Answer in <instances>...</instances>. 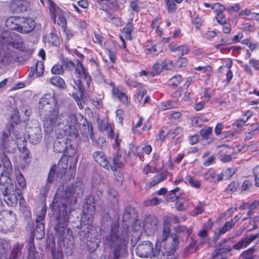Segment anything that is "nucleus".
I'll list each match as a JSON object with an SVG mask.
<instances>
[{
	"instance_id": "f257e3e1",
	"label": "nucleus",
	"mask_w": 259,
	"mask_h": 259,
	"mask_svg": "<svg viewBox=\"0 0 259 259\" xmlns=\"http://www.w3.org/2000/svg\"><path fill=\"white\" fill-rule=\"evenodd\" d=\"M65 123L56 126L57 140L54 142V150L57 153L63 152V155L74 157L77 151V138L78 131L92 139V130L86 124V120L80 114H72L65 119Z\"/></svg>"
},
{
	"instance_id": "f03ea898",
	"label": "nucleus",
	"mask_w": 259,
	"mask_h": 259,
	"mask_svg": "<svg viewBox=\"0 0 259 259\" xmlns=\"http://www.w3.org/2000/svg\"><path fill=\"white\" fill-rule=\"evenodd\" d=\"M83 194V187L78 183L70 187L64 189V186L61 185L57 189L51 207L54 212H62V217H58L55 229L60 240H64L67 236H72V232L67 228L69 216L67 213L68 207L74 203L77 196Z\"/></svg>"
},
{
	"instance_id": "7ed1b4c3",
	"label": "nucleus",
	"mask_w": 259,
	"mask_h": 259,
	"mask_svg": "<svg viewBox=\"0 0 259 259\" xmlns=\"http://www.w3.org/2000/svg\"><path fill=\"white\" fill-rule=\"evenodd\" d=\"M4 172L0 177V190H4V200L8 206H15L20 199V203L23 200L21 190L26 186V181L22 174L15 171V185L12 183L9 174L12 171V165L9 159L5 155L2 157Z\"/></svg>"
},
{
	"instance_id": "20e7f679",
	"label": "nucleus",
	"mask_w": 259,
	"mask_h": 259,
	"mask_svg": "<svg viewBox=\"0 0 259 259\" xmlns=\"http://www.w3.org/2000/svg\"><path fill=\"white\" fill-rule=\"evenodd\" d=\"M38 110L47 134L52 133L56 126L65 123V119L70 115L65 113L59 114V107L54 94H46L40 99Z\"/></svg>"
},
{
	"instance_id": "39448f33",
	"label": "nucleus",
	"mask_w": 259,
	"mask_h": 259,
	"mask_svg": "<svg viewBox=\"0 0 259 259\" xmlns=\"http://www.w3.org/2000/svg\"><path fill=\"white\" fill-rule=\"evenodd\" d=\"M38 110L47 134L52 133L56 126L65 123V119L70 115L65 113L59 114V107L54 94H46L40 99Z\"/></svg>"
},
{
	"instance_id": "423d86ee",
	"label": "nucleus",
	"mask_w": 259,
	"mask_h": 259,
	"mask_svg": "<svg viewBox=\"0 0 259 259\" xmlns=\"http://www.w3.org/2000/svg\"><path fill=\"white\" fill-rule=\"evenodd\" d=\"M12 132L16 138V142L9 139V135L11 136L10 130L4 131L0 138V148L4 153H13L17 146L23 154L24 162L21 163L20 167L23 168L30 162L29 151L26 148V138L19 130L12 129Z\"/></svg>"
},
{
	"instance_id": "0eeeda50",
	"label": "nucleus",
	"mask_w": 259,
	"mask_h": 259,
	"mask_svg": "<svg viewBox=\"0 0 259 259\" xmlns=\"http://www.w3.org/2000/svg\"><path fill=\"white\" fill-rule=\"evenodd\" d=\"M23 51L25 46L20 35L10 31H4L0 27V62L5 63L9 61L10 55L6 51L9 47Z\"/></svg>"
},
{
	"instance_id": "6e6552de",
	"label": "nucleus",
	"mask_w": 259,
	"mask_h": 259,
	"mask_svg": "<svg viewBox=\"0 0 259 259\" xmlns=\"http://www.w3.org/2000/svg\"><path fill=\"white\" fill-rule=\"evenodd\" d=\"M75 75L77 79L71 80L70 84L77 92L72 93V96L76 101L78 107L80 109H82L81 100H82L83 91L85 88L89 87L91 78L80 62H79L76 67Z\"/></svg>"
},
{
	"instance_id": "1a4fd4ad",
	"label": "nucleus",
	"mask_w": 259,
	"mask_h": 259,
	"mask_svg": "<svg viewBox=\"0 0 259 259\" xmlns=\"http://www.w3.org/2000/svg\"><path fill=\"white\" fill-rule=\"evenodd\" d=\"M118 227L117 224L111 226L110 233L106 238L111 247L113 249V259L125 256L127 253L128 237L123 234H119Z\"/></svg>"
},
{
	"instance_id": "9d476101",
	"label": "nucleus",
	"mask_w": 259,
	"mask_h": 259,
	"mask_svg": "<svg viewBox=\"0 0 259 259\" xmlns=\"http://www.w3.org/2000/svg\"><path fill=\"white\" fill-rule=\"evenodd\" d=\"M95 212L94 198L92 195L88 196L83 206V215L80 221L81 229L85 234H90L94 230L92 223Z\"/></svg>"
},
{
	"instance_id": "9b49d317",
	"label": "nucleus",
	"mask_w": 259,
	"mask_h": 259,
	"mask_svg": "<svg viewBox=\"0 0 259 259\" xmlns=\"http://www.w3.org/2000/svg\"><path fill=\"white\" fill-rule=\"evenodd\" d=\"M69 156L63 155V156L60 159L58 162L57 168L58 171L57 172V177L58 178L62 177L66 173V170L67 168L68 158ZM57 169L56 165H53L50 169L47 182L46 186L42 188L44 193H47L50 188V184L53 182L54 178L55 176V171Z\"/></svg>"
},
{
	"instance_id": "f8f14e48",
	"label": "nucleus",
	"mask_w": 259,
	"mask_h": 259,
	"mask_svg": "<svg viewBox=\"0 0 259 259\" xmlns=\"http://www.w3.org/2000/svg\"><path fill=\"white\" fill-rule=\"evenodd\" d=\"M175 230L177 234L172 235V242L171 245L169 247H166L165 253L167 255H169L173 253L177 249L179 244V236L178 234H183L184 237L187 239L188 236L191 234L192 230L191 229H188L186 227L183 226H178L175 229Z\"/></svg>"
},
{
	"instance_id": "ddd939ff",
	"label": "nucleus",
	"mask_w": 259,
	"mask_h": 259,
	"mask_svg": "<svg viewBox=\"0 0 259 259\" xmlns=\"http://www.w3.org/2000/svg\"><path fill=\"white\" fill-rule=\"evenodd\" d=\"M46 4L49 9L52 18L55 22L58 17L57 24L62 28L66 26V19L64 12L55 4L52 0H46Z\"/></svg>"
},
{
	"instance_id": "4468645a",
	"label": "nucleus",
	"mask_w": 259,
	"mask_h": 259,
	"mask_svg": "<svg viewBox=\"0 0 259 259\" xmlns=\"http://www.w3.org/2000/svg\"><path fill=\"white\" fill-rule=\"evenodd\" d=\"M29 122L27 123L26 128L28 133V139L31 144L36 145L39 143L42 138V132L40 128L36 126L32 128H28Z\"/></svg>"
},
{
	"instance_id": "2eb2a0df",
	"label": "nucleus",
	"mask_w": 259,
	"mask_h": 259,
	"mask_svg": "<svg viewBox=\"0 0 259 259\" xmlns=\"http://www.w3.org/2000/svg\"><path fill=\"white\" fill-rule=\"evenodd\" d=\"M154 248L151 242L149 241H144L139 244L136 248L137 254L141 257H147L153 253Z\"/></svg>"
},
{
	"instance_id": "dca6fc26",
	"label": "nucleus",
	"mask_w": 259,
	"mask_h": 259,
	"mask_svg": "<svg viewBox=\"0 0 259 259\" xmlns=\"http://www.w3.org/2000/svg\"><path fill=\"white\" fill-rule=\"evenodd\" d=\"M35 26V22L32 18L20 17L18 32L22 33L31 31Z\"/></svg>"
},
{
	"instance_id": "f3484780",
	"label": "nucleus",
	"mask_w": 259,
	"mask_h": 259,
	"mask_svg": "<svg viewBox=\"0 0 259 259\" xmlns=\"http://www.w3.org/2000/svg\"><path fill=\"white\" fill-rule=\"evenodd\" d=\"M158 221L155 217H147L144 223L143 229L148 235H150L154 233Z\"/></svg>"
},
{
	"instance_id": "a211bd4d",
	"label": "nucleus",
	"mask_w": 259,
	"mask_h": 259,
	"mask_svg": "<svg viewBox=\"0 0 259 259\" xmlns=\"http://www.w3.org/2000/svg\"><path fill=\"white\" fill-rule=\"evenodd\" d=\"M29 6V0H13L11 4V9L14 12L19 13L26 11Z\"/></svg>"
},
{
	"instance_id": "6ab92c4d",
	"label": "nucleus",
	"mask_w": 259,
	"mask_h": 259,
	"mask_svg": "<svg viewBox=\"0 0 259 259\" xmlns=\"http://www.w3.org/2000/svg\"><path fill=\"white\" fill-rule=\"evenodd\" d=\"M95 160L103 167L107 170H110L111 165L107 160L104 153L102 151H96L93 154Z\"/></svg>"
},
{
	"instance_id": "aec40b11",
	"label": "nucleus",
	"mask_w": 259,
	"mask_h": 259,
	"mask_svg": "<svg viewBox=\"0 0 259 259\" xmlns=\"http://www.w3.org/2000/svg\"><path fill=\"white\" fill-rule=\"evenodd\" d=\"M98 126L100 130L105 133L110 138H114V131L112 126L107 119H104L100 123H98Z\"/></svg>"
},
{
	"instance_id": "412c9836",
	"label": "nucleus",
	"mask_w": 259,
	"mask_h": 259,
	"mask_svg": "<svg viewBox=\"0 0 259 259\" xmlns=\"http://www.w3.org/2000/svg\"><path fill=\"white\" fill-rule=\"evenodd\" d=\"M258 234L248 236L233 246V248L236 250H240L247 247L251 242L258 237Z\"/></svg>"
},
{
	"instance_id": "4be33fe9",
	"label": "nucleus",
	"mask_w": 259,
	"mask_h": 259,
	"mask_svg": "<svg viewBox=\"0 0 259 259\" xmlns=\"http://www.w3.org/2000/svg\"><path fill=\"white\" fill-rule=\"evenodd\" d=\"M110 85L112 87V95L114 97L117 98L122 103L127 104L128 103V100L127 95L125 93L122 92L118 88H116L113 82H111Z\"/></svg>"
},
{
	"instance_id": "5701e85b",
	"label": "nucleus",
	"mask_w": 259,
	"mask_h": 259,
	"mask_svg": "<svg viewBox=\"0 0 259 259\" xmlns=\"http://www.w3.org/2000/svg\"><path fill=\"white\" fill-rule=\"evenodd\" d=\"M162 50V47L160 44L149 43L147 44L144 49L146 54H151L153 56L157 55Z\"/></svg>"
},
{
	"instance_id": "b1692460",
	"label": "nucleus",
	"mask_w": 259,
	"mask_h": 259,
	"mask_svg": "<svg viewBox=\"0 0 259 259\" xmlns=\"http://www.w3.org/2000/svg\"><path fill=\"white\" fill-rule=\"evenodd\" d=\"M212 8L215 10H218V9L219 12L215 15V18L218 23L220 24H223L226 22V18H225L223 14L222 13V11L225 10V7L221 4L217 3L213 4Z\"/></svg>"
},
{
	"instance_id": "393cba45",
	"label": "nucleus",
	"mask_w": 259,
	"mask_h": 259,
	"mask_svg": "<svg viewBox=\"0 0 259 259\" xmlns=\"http://www.w3.org/2000/svg\"><path fill=\"white\" fill-rule=\"evenodd\" d=\"M109 164L111 165L110 169L116 171L123 166V159L121 155L117 153L114 155L112 164L109 163Z\"/></svg>"
},
{
	"instance_id": "a878e982",
	"label": "nucleus",
	"mask_w": 259,
	"mask_h": 259,
	"mask_svg": "<svg viewBox=\"0 0 259 259\" xmlns=\"http://www.w3.org/2000/svg\"><path fill=\"white\" fill-rule=\"evenodd\" d=\"M194 70L199 72L198 75H201L205 79H208L211 72V67L209 65L195 67Z\"/></svg>"
},
{
	"instance_id": "bb28decb",
	"label": "nucleus",
	"mask_w": 259,
	"mask_h": 259,
	"mask_svg": "<svg viewBox=\"0 0 259 259\" xmlns=\"http://www.w3.org/2000/svg\"><path fill=\"white\" fill-rule=\"evenodd\" d=\"M19 21L20 17H10L6 20V25L8 28L16 30L18 32Z\"/></svg>"
},
{
	"instance_id": "cd10ccee",
	"label": "nucleus",
	"mask_w": 259,
	"mask_h": 259,
	"mask_svg": "<svg viewBox=\"0 0 259 259\" xmlns=\"http://www.w3.org/2000/svg\"><path fill=\"white\" fill-rule=\"evenodd\" d=\"M168 221L169 220L167 219L166 221H164L162 235L156 241V242L158 241L159 242L160 248L161 247V242H164L166 240L170 234V229L169 225L166 224L168 223Z\"/></svg>"
},
{
	"instance_id": "c85d7f7f",
	"label": "nucleus",
	"mask_w": 259,
	"mask_h": 259,
	"mask_svg": "<svg viewBox=\"0 0 259 259\" xmlns=\"http://www.w3.org/2000/svg\"><path fill=\"white\" fill-rule=\"evenodd\" d=\"M33 236L37 239H41L45 236V225L44 223H36L35 229Z\"/></svg>"
},
{
	"instance_id": "c756f323",
	"label": "nucleus",
	"mask_w": 259,
	"mask_h": 259,
	"mask_svg": "<svg viewBox=\"0 0 259 259\" xmlns=\"http://www.w3.org/2000/svg\"><path fill=\"white\" fill-rule=\"evenodd\" d=\"M11 248L9 243L6 241L0 242V259H7L8 252Z\"/></svg>"
},
{
	"instance_id": "7c9ffc66",
	"label": "nucleus",
	"mask_w": 259,
	"mask_h": 259,
	"mask_svg": "<svg viewBox=\"0 0 259 259\" xmlns=\"http://www.w3.org/2000/svg\"><path fill=\"white\" fill-rule=\"evenodd\" d=\"M250 115V112L249 111H247L245 116H243L241 119H238L233 123V126L234 129L236 131L240 130Z\"/></svg>"
},
{
	"instance_id": "2f4dec72",
	"label": "nucleus",
	"mask_w": 259,
	"mask_h": 259,
	"mask_svg": "<svg viewBox=\"0 0 259 259\" xmlns=\"http://www.w3.org/2000/svg\"><path fill=\"white\" fill-rule=\"evenodd\" d=\"M167 176V172L163 171L154 176L149 182L150 187H153L164 180Z\"/></svg>"
},
{
	"instance_id": "473e14b6",
	"label": "nucleus",
	"mask_w": 259,
	"mask_h": 259,
	"mask_svg": "<svg viewBox=\"0 0 259 259\" xmlns=\"http://www.w3.org/2000/svg\"><path fill=\"white\" fill-rule=\"evenodd\" d=\"M43 40L45 42L48 41L54 46H57L59 43L58 35L54 32H51L48 36H44Z\"/></svg>"
},
{
	"instance_id": "72a5a7b5",
	"label": "nucleus",
	"mask_w": 259,
	"mask_h": 259,
	"mask_svg": "<svg viewBox=\"0 0 259 259\" xmlns=\"http://www.w3.org/2000/svg\"><path fill=\"white\" fill-rule=\"evenodd\" d=\"M175 205L179 211H183L190 206V202L188 200L180 199L176 202Z\"/></svg>"
},
{
	"instance_id": "f704fd0d",
	"label": "nucleus",
	"mask_w": 259,
	"mask_h": 259,
	"mask_svg": "<svg viewBox=\"0 0 259 259\" xmlns=\"http://www.w3.org/2000/svg\"><path fill=\"white\" fill-rule=\"evenodd\" d=\"M51 83L58 88L64 89L65 87L64 80L59 76H55L51 78Z\"/></svg>"
},
{
	"instance_id": "c9c22d12",
	"label": "nucleus",
	"mask_w": 259,
	"mask_h": 259,
	"mask_svg": "<svg viewBox=\"0 0 259 259\" xmlns=\"http://www.w3.org/2000/svg\"><path fill=\"white\" fill-rule=\"evenodd\" d=\"M159 242H156L154 250L151 255V259H162L161 257L163 255L164 253L160 249V245Z\"/></svg>"
},
{
	"instance_id": "e433bc0d",
	"label": "nucleus",
	"mask_w": 259,
	"mask_h": 259,
	"mask_svg": "<svg viewBox=\"0 0 259 259\" xmlns=\"http://www.w3.org/2000/svg\"><path fill=\"white\" fill-rule=\"evenodd\" d=\"M133 29V19L131 18L129 20L128 22L126 24L125 27L123 29V33L125 34V38L127 39H131V32Z\"/></svg>"
},
{
	"instance_id": "4c0bfd02",
	"label": "nucleus",
	"mask_w": 259,
	"mask_h": 259,
	"mask_svg": "<svg viewBox=\"0 0 259 259\" xmlns=\"http://www.w3.org/2000/svg\"><path fill=\"white\" fill-rule=\"evenodd\" d=\"M21 246L19 244H16L13 246L11 255L12 259H19L21 257Z\"/></svg>"
},
{
	"instance_id": "58836bf2",
	"label": "nucleus",
	"mask_w": 259,
	"mask_h": 259,
	"mask_svg": "<svg viewBox=\"0 0 259 259\" xmlns=\"http://www.w3.org/2000/svg\"><path fill=\"white\" fill-rule=\"evenodd\" d=\"M186 181L191 187L196 189H198L201 186V182L197 179H196L191 176H187Z\"/></svg>"
},
{
	"instance_id": "ea45409f",
	"label": "nucleus",
	"mask_w": 259,
	"mask_h": 259,
	"mask_svg": "<svg viewBox=\"0 0 259 259\" xmlns=\"http://www.w3.org/2000/svg\"><path fill=\"white\" fill-rule=\"evenodd\" d=\"M204 178L205 180L210 183H215L217 182L216 174L214 170L210 169L207 172L204 174Z\"/></svg>"
},
{
	"instance_id": "a19ab883",
	"label": "nucleus",
	"mask_w": 259,
	"mask_h": 259,
	"mask_svg": "<svg viewBox=\"0 0 259 259\" xmlns=\"http://www.w3.org/2000/svg\"><path fill=\"white\" fill-rule=\"evenodd\" d=\"M104 4H106L108 9L113 11H117L120 9V6L116 2H110V0H99Z\"/></svg>"
},
{
	"instance_id": "79ce46f5",
	"label": "nucleus",
	"mask_w": 259,
	"mask_h": 259,
	"mask_svg": "<svg viewBox=\"0 0 259 259\" xmlns=\"http://www.w3.org/2000/svg\"><path fill=\"white\" fill-rule=\"evenodd\" d=\"M235 222H236V221L233 222V220L227 222L225 224L224 226L220 230L219 234H225L226 232L230 230L232 228L234 227V226L235 224Z\"/></svg>"
},
{
	"instance_id": "37998d69",
	"label": "nucleus",
	"mask_w": 259,
	"mask_h": 259,
	"mask_svg": "<svg viewBox=\"0 0 259 259\" xmlns=\"http://www.w3.org/2000/svg\"><path fill=\"white\" fill-rule=\"evenodd\" d=\"M177 106L178 103L176 101H167L161 103V108L163 110L176 108Z\"/></svg>"
},
{
	"instance_id": "c03bdc74",
	"label": "nucleus",
	"mask_w": 259,
	"mask_h": 259,
	"mask_svg": "<svg viewBox=\"0 0 259 259\" xmlns=\"http://www.w3.org/2000/svg\"><path fill=\"white\" fill-rule=\"evenodd\" d=\"M153 167L159 168V171L163 168V162L161 158L159 156L155 155L152 160V164Z\"/></svg>"
},
{
	"instance_id": "a18cd8bd",
	"label": "nucleus",
	"mask_w": 259,
	"mask_h": 259,
	"mask_svg": "<svg viewBox=\"0 0 259 259\" xmlns=\"http://www.w3.org/2000/svg\"><path fill=\"white\" fill-rule=\"evenodd\" d=\"M100 243V239L98 238H95L94 241L90 240L87 243L88 249L90 252H93L99 247Z\"/></svg>"
},
{
	"instance_id": "49530a36",
	"label": "nucleus",
	"mask_w": 259,
	"mask_h": 259,
	"mask_svg": "<svg viewBox=\"0 0 259 259\" xmlns=\"http://www.w3.org/2000/svg\"><path fill=\"white\" fill-rule=\"evenodd\" d=\"M47 213V207L44 206L41 210L38 212L37 214V218L35 221L36 223H43L42 221L44 220L46 214Z\"/></svg>"
},
{
	"instance_id": "de8ad7c7",
	"label": "nucleus",
	"mask_w": 259,
	"mask_h": 259,
	"mask_svg": "<svg viewBox=\"0 0 259 259\" xmlns=\"http://www.w3.org/2000/svg\"><path fill=\"white\" fill-rule=\"evenodd\" d=\"M158 171H159V168L153 167V165L150 164H147L143 168V172L146 175H148L150 173L157 172Z\"/></svg>"
},
{
	"instance_id": "09e8293b",
	"label": "nucleus",
	"mask_w": 259,
	"mask_h": 259,
	"mask_svg": "<svg viewBox=\"0 0 259 259\" xmlns=\"http://www.w3.org/2000/svg\"><path fill=\"white\" fill-rule=\"evenodd\" d=\"M107 50L110 61L112 63H114L116 61V48L115 45L113 44L110 48H107Z\"/></svg>"
},
{
	"instance_id": "8fccbe9b",
	"label": "nucleus",
	"mask_w": 259,
	"mask_h": 259,
	"mask_svg": "<svg viewBox=\"0 0 259 259\" xmlns=\"http://www.w3.org/2000/svg\"><path fill=\"white\" fill-rule=\"evenodd\" d=\"M161 65L160 63H155L152 68L151 71L149 73L153 76L159 74L160 72L163 71Z\"/></svg>"
},
{
	"instance_id": "3c124183",
	"label": "nucleus",
	"mask_w": 259,
	"mask_h": 259,
	"mask_svg": "<svg viewBox=\"0 0 259 259\" xmlns=\"http://www.w3.org/2000/svg\"><path fill=\"white\" fill-rule=\"evenodd\" d=\"M210 99L209 95L206 93L204 95V99L202 101L196 103L195 105V109L197 111L201 110L204 107V105L205 103L208 101Z\"/></svg>"
},
{
	"instance_id": "603ef678",
	"label": "nucleus",
	"mask_w": 259,
	"mask_h": 259,
	"mask_svg": "<svg viewBox=\"0 0 259 259\" xmlns=\"http://www.w3.org/2000/svg\"><path fill=\"white\" fill-rule=\"evenodd\" d=\"M225 251L223 249L215 250L212 255V259H223L226 257Z\"/></svg>"
},
{
	"instance_id": "864d4df0",
	"label": "nucleus",
	"mask_w": 259,
	"mask_h": 259,
	"mask_svg": "<svg viewBox=\"0 0 259 259\" xmlns=\"http://www.w3.org/2000/svg\"><path fill=\"white\" fill-rule=\"evenodd\" d=\"M146 93L147 91L145 89L143 88L139 89L135 95V100L137 101L138 102H140L146 95Z\"/></svg>"
},
{
	"instance_id": "5fc2aeb1",
	"label": "nucleus",
	"mask_w": 259,
	"mask_h": 259,
	"mask_svg": "<svg viewBox=\"0 0 259 259\" xmlns=\"http://www.w3.org/2000/svg\"><path fill=\"white\" fill-rule=\"evenodd\" d=\"M36 253L35 251V247L33 243L30 242L28 247V256L27 259H35Z\"/></svg>"
},
{
	"instance_id": "6e6d98bb",
	"label": "nucleus",
	"mask_w": 259,
	"mask_h": 259,
	"mask_svg": "<svg viewBox=\"0 0 259 259\" xmlns=\"http://www.w3.org/2000/svg\"><path fill=\"white\" fill-rule=\"evenodd\" d=\"M212 133V128L210 127H207L203 128L201 130L200 134L201 136L204 139L208 140L210 138Z\"/></svg>"
},
{
	"instance_id": "4d7b16f0",
	"label": "nucleus",
	"mask_w": 259,
	"mask_h": 259,
	"mask_svg": "<svg viewBox=\"0 0 259 259\" xmlns=\"http://www.w3.org/2000/svg\"><path fill=\"white\" fill-rule=\"evenodd\" d=\"M44 71V64L42 61H37L35 64V71L37 76H41Z\"/></svg>"
},
{
	"instance_id": "13d9d810",
	"label": "nucleus",
	"mask_w": 259,
	"mask_h": 259,
	"mask_svg": "<svg viewBox=\"0 0 259 259\" xmlns=\"http://www.w3.org/2000/svg\"><path fill=\"white\" fill-rule=\"evenodd\" d=\"M203 207V204L200 202L199 203V204L194 208L193 211H191V214L193 216H196L199 214L201 213L204 210Z\"/></svg>"
},
{
	"instance_id": "bf43d9fd",
	"label": "nucleus",
	"mask_w": 259,
	"mask_h": 259,
	"mask_svg": "<svg viewBox=\"0 0 259 259\" xmlns=\"http://www.w3.org/2000/svg\"><path fill=\"white\" fill-rule=\"evenodd\" d=\"M167 11L169 13L174 12L177 9V6L173 0H165Z\"/></svg>"
},
{
	"instance_id": "052dcab7",
	"label": "nucleus",
	"mask_w": 259,
	"mask_h": 259,
	"mask_svg": "<svg viewBox=\"0 0 259 259\" xmlns=\"http://www.w3.org/2000/svg\"><path fill=\"white\" fill-rule=\"evenodd\" d=\"M51 72L54 74H62L64 72V68L61 65L56 64L52 68Z\"/></svg>"
},
{
	"instance_id": "680f3d73",
	"label": "nucleus",
	"mask_w": 259,
	"mask_h": 259,
	"mask_svg": "<svg viewBox=\"0 0 259 259\" xmlns=\"http://www.w3.org/2000/svg\"><path fill=\"white\" fill-rule=\"evenodd\" d=\"M232 65V61L231 60H227L226 66L228 69H227V71L226 76H227V80L228 82L231 80V79L232 78V77H233V73L230 70Z\"/></svg>"
},
{
	"instance_id": "e2e57ef3",
	"label": "nucleus",
	"mask_w": 259,
	"mask_h": 259,
	"mask_svg": "<svg viewBox=\"0 0 259 259\" xmlns=\"http://www.w3.org/2000/svg\"><path fill=\"white\" fill-rule=\"evenodd\" d=\"M163 70H170L174 67L173 63L169 60H164L161 63Z\"/></svg>"
},
{
	"instance_id": "0e129e2a",
	"label": "nucleus",
	"mask_w": 259,
	"mask_h": 259,
	"mask_svg": "<svg viewBox=\"0 0 259 259\" xmlns=\"http://www.w3.org/2000/svg\"><path fill=\"white\" fill-rule=\"evenodd\" d=\"M180 189L179 188H176L170 191V193L169 195V198L171 200L177 199L180 197Z\"/></svg>"
},
{
	"instance_id": "69168bd1",
	"label": "nucleus",
	"mask_w": 259,
	"mask_h": 259,
	"mask_svg": "<svg viewBox=\"0 0 259 259\" xmlns=\"http://www.w3.org/2000/svg\"><path fill=\"white\" fill-rule=\"evenodd\" d=\"M182 81V76L180 75H176L172 77L170 80L169 82L170 84L175 85L178 86L180 83Z\"/></svg>"
},
{
	"instance_id": "338daca9",
	"label": "nucleus",
	"mask_w": 259,
	"mask_h": 259,
	"mask_svg": "<svg viewBox=\"0 0 259 259\" xmlns=\"http://www.w3.org/2000/svg\"><path fill=\"white\" fill-rule=\"evenodd\" d=\"M235 170L234 168H228L223 171V175L225 179H228L231 177L235 173Z\"/></svg>"
},
{
	"instance_id": "774afa93",
	"label": "nucleus",
	"mask_w": 259,
	"mask_h": 259,
	"mask_svg": "<svg viewBox=\"0 0 259 259\" xmlns=\"http://www.w3.org/2000/svg\"><path fill=\"white\" fill-rule=\"evenodd\" d=\"M253 250L249 249L244 251L240 257V259H252Z\"/></svg>"
}]
</instances>
